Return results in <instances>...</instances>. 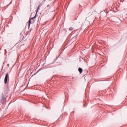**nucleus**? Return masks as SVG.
I'll list each match as a JSON object with an SVG mask.
<instances>
[{"label": "nucleus", "mask_w": 127, "mask_h": 127, "mask_svg": "<svg viewBox=\"0 0 127 127\" xmlns=\"http://www.w3.org/2000/svg\"><path fill=\"white\" fill-rule=\"evenodd\" d=\"M35 18H36V15H35V16L32 17L31 19L29 20V24H28L29 27V26H30L31 23H34V22H35Z\"/></svg>", "instance_id": "nucleus-1"}, {"label": "nucleus", "mask_w": 127, "mask_h": 127, "mask_svg": "<svg viewBox=\"0 0 127 127\" xmlns=\"http://www.w3.org/2000/svg\"><path fill=\"white\" fill-rule=\"evenodd\" d=\"M78 71H79L80 74H81L82 72H83V69H82V68H81V67H79L78 68Z\"/></svg>", "instance_id": "nucleus-3"}, {"label": "nucleus", "mask_w": 127, "mask_h": 127, "mask_svg": "<svg viewBox=\"0 0 127 127\" xmlns=\"http://www.w3.org/2000/svg\"><path fill=\"white\" fill-rule=\"evenodd\" d=\"M40 5H39L38 6V8L36 9V14H37V12H38V10H39V7H40Z\"/></svg>", "instance_id": "nucleus-4"}, {"label": "nucleus", "mask_w": 127, "mask_h": 127, "mask_svg": "<svg viewBox=\"0 0 127 127\" xmlns=\"http://www.w3.org/2000/svg\"><path fill=\"white\" fill-rule=\"evenodd\" d=\"M73 29H73L72 27H70V28H69V30H70V31H72V30H73Z\"/></svg>", "instance_id": "nucleus-5"}, {"label": "nucleus", "mask_w": 127, "mask_h": 127, "mask_svg": "<svg viewBox=\"0 0 127 127\" xmlns=\"http://www.w3.org/2000/svg\"><path fill=\"white\" fill-rule=\"evenodd\" d=\"M7 79H8V73H7L6 74V75H5L4 79V84H6L7 83Z\"/></svg>", "instance_id": "nucleus-2"}, {"label": "nucleus", "mask_w": 127, "mask_h": 127, "mask_svg": "<svg viewBox=\"0 0 127 127\" xmlns=\"http://www.w3.org/2000/svg\"><path fill=\"white\" fill-rule=\"evenodd\" d=\"M47 6H48V7L49 6V5H48Z\"/></svg>", "instance_id": "nucleus-6"}]
</instances>
